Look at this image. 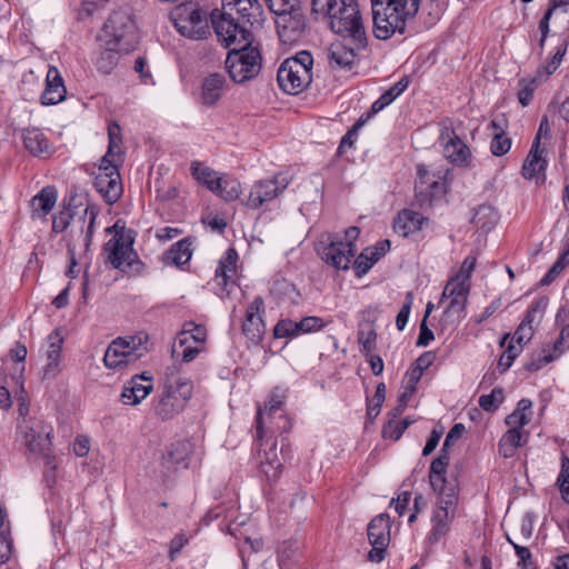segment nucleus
Wrapping results in <instances>:
<instances>
[{"label": "nucleus", "mask_w": 569, "mask_h": 569, "mask_svg": "<svg viewBox=\"0 0 569 569\" xmlns=\"http://www.w3.org/2000/svg\"><path fill=\"white\" fill-rule=\"evenodd\" d=\"M376 38L387 40L396 32L403 33L408 21L412 20L420 0H370Z\"/></svg>", "instance_id": "f257e3e1"}, {"label": "nucleus", "mask_w": 569, "mask_h": 569, "mask_svg": "<svg viewBox=\"0 0 569 569\" xmlns=\"http://www.w3.org/2000/svg\"><path fill=\"white\" fill-rule=\"evenodd\" d=\"M193 393V382L179 373L177 367L166 371L161 392L152 399L153 415L163 421L171 420L187 407Z\"/></svg>", "instance_id": "f03ea898"}, {"label": "nucleus", "mask_w": 569, "mask_h": 569, "mask_svg": "<svg viewBox=\"0 0 569 569\" xmlns=\"http://www.w3.org/2000/svg\"><path fill=\"white\" fill-rule=\"evenodd\" d=\"M313 58L308 51H300L286 59L279 67V87L289 94H298L309 87L312 80Z\"/></svg>", "instance_id": "7ed1b4c3"}, {"label": "nucleus", "mask_w": 569, "mask_h": 569, "mask_svg": "<svg viewBox=\"0 0 569 569\" xmlns=\"http://www.w3.org/2000/svg\"><path fill=\"white\" fill-rule=\"evenodd\" d=\"M330 28L343 39H355L360 47H367L368 38L357 0H341L328 17Z\"/></svg>", "instance_id": "20e7f679"}, {"label": "nucleus", "mask_w": 569, "mask_h": 569, "mask_svg": "<svg viewBox=\"0 0 569 569\" xmlns=\"http://www.w3.org/2000/svg\"><path fill=\"white\" fill-rule=\"evenodd\" d=\"M99 40L102 46L121 48L130 52L138 43V30L131 14L126 10L113 11L106 21Z\"/></svg>", "instance_id": "39448f33"}, {"label": "nucleus", "mask_w": 569, "mask_h": 569, "mask_svg": "<svg viewBox=\"0 0 569 569\" xmlns=\"http://www.w3.org/2000/svg\"><path fill=\"white\" fill-rule=\"evenodd\" d=\"M360 233L359 228L350 227L345 232V239L338 236L328 234L326 240L318 248L321 259L329 266L338 270H347L356 256L357 249L355 240Z\"/></svg>", "instance_id": "423d86ee"}, {"label": "nucleus", "mask_w": 569, "mask_h": 569, "mask_svg": "<svg viewBox=\"0 0 569 569\" xmlns=\"http://www.w3.org/2000/svg\"><path fill=\"white\" fill-rule=\"evenodd\" d=\"M106 232L112 233L113 237L106 242L103 250L107 253V260L113 268L121 271L132 269L134 263H139L138 254L133 249V237L130 230L116 223L106 229Z\"/></svg>", "instance_id": "0eeeda50"}, {"label": "nucleus", "mask_w": 569, "mask_h": 569, "mask_svg": "<svg viewBox=\"0 0 569 569\" xmlns=\"http://www.w3.org/2000/svg\"><path fill=\"white\" fill-rule=\"evenodd\" d=\"M260 51L249 46L231 49L226 59V68L236 83H243L256 78L261 70Z\"/></svg>", "instance_id": "6e6552de"}, {"label": "nucleus", "mask_w": 569, "mask_h": 569, "mask_svg": "<svg viewBox=\"0 0 569 569\" xmlns=\"http://www.w3.org/2000/svg\"><path fill=\"white\" fill-rule=\"evenodd\" d=\"M171 21L177 31L186 38L201 40L210 34L207 12L193 4L178 6L171 13Z\"/></svg>", "instance_id": "1a4fd4ad"}, {"label": "nucleus", "mask_w": 569, "mask_h": 569, "mask_svg": "<svg viewBox=\"0 0 569 569\" xmlns=\"http://www.w3.org/2000/svg\"><path fill=\"white\" fill-rule=\"evenodd\" d=\"M212 27L218 40L229 48L249 46L252 42V32L250 28L239 21L230 11L222 10L219 14L212 13Z\"/></svg>", "instance_id": "9d476101"}, {"label": "nucleus", "mask_w": 569, "mask_h": 569, "mask_svg": "<svg viewBox=\"0 0 569 569\" xmlns=\"http://www.w3.org/2000/svg\"><path fill=\"white\" fill-rule=\"evenodd\" d=\"M147 347L140 337L114 339L107 348L103 357L109 369H121L144 356Z\"/></svg>", "instance_id": "9b49d317"}, {"label": "nucleus", "mask_w": 569, "mask_h": 569, "mask_svg": "<svg viewBox=\"0 0 569 569\" xmlns=\"http://www.w3.org/2000/svg\"><path fill=\"white\" fill-rule=\"evenodd\" d=\"M457 502V487H450L443 497H438V507L433 510L430 519L431 529L427 537L429 543L435 545L448 535L456 516Z\"/></svg>", "instance_id": "f8f14e48"}, {"label": "nucleus", "mask_w": 569, "mask_h": 569, "mask_svg": "<svg viewBox=\"0 0 569 569\" xmlns=\"http://www.w3.org/2000/svg\"><path fill=\"white\" fill-rule=\"evenodd\" d=\"M98 214L99 207L87 200L82 214L73 221L67 236L68 251L72 257L78 249L87 251L90 248Z\"/></svg>", "instance_id": "ddd939ff"}, {"label": "nucleus", "mask_w": 569, "mask_h": 569, "mask_svg": "<svg viewBox=\"0 0 569 569\" xmlns=\"http://www.w3.org/2000/svg\"><path fill=\"white\" fill-rule=\"evenodd\" d=\"M289 183L290 179L282 173L276 174L270 179L256 181L242 202L249 209L257 210L264 203L278 198L287 189Z\"/></svg>", "instance_id": "4468645a"}, {"label": "nucleus", "mask_w": 569, "mask_h": 569, "mask_svg": "<svg viewBox=\"0 0 569 569\" xmlns=\"http://www.w3.org/2000/svg\"><path fill=\"white\" fill-rule=\"evenodd\" d=\"M18 432L30 451H43L51 443L52 427L39 417H23Z\"/></svg>", "instance_id": "2eb2a0df"}, {"label": "nucleus", "mask_w": 569, "mask_h": 569, "mask_svg": "<svg viewBox=\"0 0 569 569\" xmlns=\"http://www.w3.org/2000/svg\"><path fill=\"white\" fill-rule=\"evenodd\" d=\"M390 517L387 513H380L369 522L367 535L372 547L368 553L370 561L380 562L385 559L390 543Z\"/></svg>", "instance_id": "dca6fc26"}, {"label": "nucleus", "mask_w": 569, "mask_h": 569, "mask_svg": "<svg viewBox=\"0 0 569 569\" xmlns=\"http://www.w3.org/2000/svg\"><path fill=\"white\" fill-rule=\"evenodd\" d=\"M222 10L230 11L249 28L262 26L263 9L258 0H222Z\"/></svg>", "instance_id": "f3484780"}, {"label": "nucleus", "mask_w": 569, "mask_h": 569, "mask_svg": "<svg viewBox=\"0 0 569 569\" xmlns=\"http://www.w3.org/2000/svg\"><path fill=\"white\" fill-rule=\"evenodd\" d=\"M366 47L358 46L355 39H343L330 46L329 64L332 68L351 70L357 61L358 52Z\"/></svg>", "instance_id": "a211bd4d"}, {"label": "nucleus", "mask_w": 569, "mask_h": 569, "mask_svg": "<svg viewBox=\"0 0 569 569\" xmlns=\"http://www.w3.org/2000/svg\"><path fill=\"white\" fill-rule=\"evenodd\" d=\"M281 42L292 44L299 41L306 28V18L300 9L282 14L276 20Z\"/></svg>", "instance_id": "6ab92c4d"}, {"label": "nucleus", "mask_w": 569, "mask_h": 569, "mask_svg": "<svg viewBox=\"0 0 569 569\" xmlns=\"http://www.w3.org/2000/svg\"><path fill=\"white\" fill-rule=\"evenodd\" d=\"M263 311L264 301L261 297H256L250 302L246 311L242 332L253 343H259L264 333L266 326L262 319Z\"/></svg>", "instance_id": "aec40b11"}, {"label": "nucleus", "mask_w": 569, "mask_h": 569, "mask_svg": "<svg viewBox=\"0 0 569 569\" xmlns=\"http://www.w3.org/2000/svg\"><path fill=\"white\" fill-rule=\"evenodd\" d=\"M153 390L151 378L144 375L134 376L124 383L120 400L126 406H137L144 400Z\"/></svg>", "instance_id": "412c9836"}, {"label": "nucleus", "mask_w": 569, "mask_h": 569, "mask_svg": "<svg viewBox=\"0 0 569 569\" xmlns=\"http://www.w3.org/2000/svg\"><path fill=\"white\" fill-rule=\"evenodd\" d=\"M21 139L26 150L38 158H48L53 153V146L39 128H26L21 131Z\"/></svg>", "instance_id": "4be33fe9"}, {"label": "nucleus", "mask_w": 569, "mask_h": 569, "mask_svg": "<svg viewBox=\"0 0 569 569\" xmlns=\"http://www.w3.org/2000/svg\"><path fill=\"white\" fill-rule=\"evenodd\" d=\"M93 184L110 204L117 202L122 194L121 177L118 169L111 168L110 173H97Z\"/></svg>", "instance_id": "5701e85b"}, {"label": "nucleus", "mask_w": 569, "mask_h": 569, "mask_svg": "<svg viewBox=\"0 0 569 569\" xmlns=\"http://www.w3.org/2000/svg\"><path fill=\"white\" fill-rule=\"evenodd\" d=\"M566 349H569V323L561 329L560 335L553 345L551 347L543 348L538 357L528 365V369L530 371L541 369L543 366L558 359Z\"/></svg>", "instance_id": "b1692460"}, {"label": "nucleus", "mask_w": 569, "mask_h": 569, "mask_svg": "<svg viewBox=\"0 0 569 569\" xmlns=\"http://www.w3.org/2000/svg\"><path fill=\"white\" fill-rule=\"evenodd\" d=\"M470 286L469 283H462L457 280L450 279L442 292L443 298L450 299L448 307L446 308V315L457 313L460 317L466 309L468 302Z\"/></svg>", "instance_id": "393cba45"}, {"label": "nucleus", "mask_w": 569, "mask_h": 569, "mask_svg": "<svg viewBox=\"0 0 569 569\" xmlns=\"http://www.w3.org/2000/svg\"><path fill=\"white\" fill-rule=\"evenodd\" d=\"M238 253L233 248H229L224 256L219 260L216 269V280L218 286L229 295L234 286V276L237 272Z\"/></svg>", "instance_id": "a878e982"}, {"label": "nucleus", "mask_w": 569, "mask_h": 569, "mask_svg": "<svg viewBox=\"0 0 569 569\" xmlns=\"http://www.w3.org/2000/svg\"><path fill=\"white\" fill-rule=\"evenodd\" d=\"M67 90L62 77L56 67H50L47 72L46 88L41 94V103L52 106L61 102L66 97Z\"/></svg>", "instance_id": "bb28decb"}, {"label": "nucleus", "mask_w": 569, "mask_h": 569, "mask_svg": "<svg viewBox=\"0 0 569 569\" xmlns=\"http://www.w3.org/2000/svg\"><path fill=\"white\" fill-rule=\"evenodd\" d=\"M449 460L448 451L441 448L440 455L430 465V485L439 497H443L450 487H456L452 483L447 485L445 477Z\"/></svg>", "instance_id": "cd10ccee"}, {"label": "nucleus", "mask_w": 569, "mask_h": 569, "mask_svg": "<svg viewBox=\"0 0 569 569\" xmlns=\"http://www.w3.org/2000/svg\"><path fill=\"white\" fill-rule=\"evenodd\" d=\"M427 221L421 213L411 209L401 210L393 220V230L399 236L407 238L420 231Z\"/></svg>", "instance_id": "c85d7f7f"}, {"label": "nucleus", "mask_w": 569, "mask_h": 569, "mask_svg": "<svg viewBox=\"0 0 569 569\" xmlns=\"http://www.w3.org/2000/svg\"><path fill=\"white\" fill-rule=\"evenodd\" d=\"M547 150L539 146V137H535L531 149L522 166V176L526 179H533L545 172L547 167Z\"/></svg>", "instance_id": "c756f323"}, {"label": "nucleus", "mask_w": 569, "mask_h": 569, "mask_svg": "<svg viewBox=\"0 0 569 569\" xmlns=\"http://www.w3.org/2000/svg\"><path fill=\"white\" fill-rule=\"evenodd\" d=\"M227 86L226 77L222 73H210L201 86V101L206 106H214L223 96Z\"/></svg>", "instance_id": "7c9ffc66"}, {"label": "nucleus", "mask_w": 569, "mask_h": 569, "mask_svg": "<svg viewBox=\"0 0 569 569\" xmlns=\"http://www.w3.org/2000/svg\"><path fill=\"white\" fill-rule=\"evenodd\" d=\"M58 193L54 187L47 186L30 201L32 219H44L54 208Z\"/></svg>", "instance_id": "2f4dec72"}, {"label": "nucleus", "mask_w": 569, "mask_h": 569, "mask_svg": "<svg viewBox=\"0 0 569 569\" xmlns=\"http://www.w3.org/2000/svg\"><path fill=\"white\" fill-rule=\"evenodd\" d=\"M447 137L448 140L443 143L445 157L455 164H467L471 156L468 146L453 131Z\"/></svg>", "instance_id": "473e14b6"}, {"label": "nucleus", "mask_w": 569, "mask_h": 569, "mask_svg": "<svg viewBox=\"0 0 569 569\" xmlns=\"http://www.w3.org/2000/svg\"><path fill=\"white\" fill-rule=\"evenodd\" d=\"M192 451V443L189 440H180L170 446L163 456V466L168 469L188 467V459Z\"/></svg>", "instance_id": "72a5a7b5"}, {"label": "nucleus", "mask_w": 569, "mask_h": 569, "mask_svg": "<svg viewBox=\"0 0 569 569\" xmlns=\"http://www.w3.org/2000/svg\"><path fill=\"white\" fill-rule=\"evenodd\" d=\"M63 339L58 331L48 337V349L46 351L47 363L43 368L44 377H54L59 371Z\"/></svg>", "instance_id": "f704fd0d"}, {"label": "nucleus", "mask_w": 569, "mask_h": 569, "mask_svg": "<svg viewBox=\"0 0 569 569\" xmlns=\"http://www.w3.org/2000/svg\"><path fill=\"white\" fill-rule=\"evenodd\" d=\"M207 338L206 327L193 321H186L181 331L177 335L176 343L186 345L187 342H192L193 345L204 347Z\"/></svg>", "instance_id": "c9c22d12"}, {"label": "nucleus", "mask_w": 569, "mask_h": 569, "mask_svg": "<svg viewBox=\"0 0 569 569\" xmlns=\"http://www.w3.org/2000/svg\"><path fill=\"white\" fill-rule=\"evenodd\" d=\"M260 467L262 473L269 481H273L280 476L282 471V463L277 455L276 442L271 443V447L268 451H263V455L260 457Z\"/></svg>", "instance_id": "e433bc0d"}, {"label": "nucleus", "mask_w": 569, "mask_h": 569, "mask_svg": "<svg viewBox=\"0 0 569 569\" xmlns=\"http://www.w3.org/2000/svg\"><path fill=\"white\" fill-rule=\"evenodd\" d=\"M498 220L499 214L493 207L481 204L476 209L471 222L478 229L490 231L497 224Z\"/></svg>", "instance_id": "4c0bfd02"}, {"label": "nucleus", "mask_w": 569, "mask_h": 569, "mask_svg": "<svg viewBox=\"0 0 569 569\" xmlns=\"http://www.w3.org/2000/svg\"><path fill=\"white\" fill-rule=\"evenodd\" d=\"M191 173L197 181L206 186L210 191L218 192L219 178L217 172L199 161H193L190 167Z\"/></svg>", "instance_id": "58836bf2"}, {"label": "nucleus", "mask_w": 569, "mask_h": 569, "mask_svg": "<svg viewBox=\"0 0 569 569\" xmlns=\"http://www.w3.org/2000/svg\"><path fill=\"white\" fill-rule=\"evenodd\" d=\"M104 49L99 53L96 60V67L104 74H109L118 66L120 54L126 53L121 48H111L103 46Z\"/></svg>", "instance_id": "ea45409f"}, {"label": "nucleus", "mask_w": 569, "mask_h": 569, "mask_svg": "<svg viewBox=\"0 0 569 569\" xmlns=\"http://www.w3.org/2000/svg\"><path fill=\"white\" fill-rule=\"evenodd\" d=\"M532 402L529 399H521L517 408L506 418V425L520 429L530 422Z\"/></svg>", "instance_id": "a19ab883"}, {"label": "nucleus", "mask_w": 569, "mask_h": 569, "mask_svg": "<svg viewBox=\"0 0 569 569\" xmlns=\"http://www.w3.org/2000/svg\"><path fill=\"white\" fill-rule=\"evenodd\" d=\"M409 86L407 77L401 78L390 89H388L381 97L376 100L371 106V112L378 113L387 106H389L396 98H398Z\"/></svg>", "instance_id": "79ce46f5"}, {"label": "nucleus", "mask_w": 569, "mask_h": 569, "mask_svg": "<svg viewBox=\"0 0 569 569\" xmlns=\"http://www.w3.org/2000/svg\"><path fill=\"white\" fill-rule=\"evenodd\" d=\"M191 254V242L188 239H182L166 252V260L174 266H182L190 260Z\"/></svg>", "instance_id": "37998d69"}, {"label": "nucleus", "mask_w": 569, "mask_h": 569, "mask_svg": "<svg viewBox=\"0 0 569 569\" xmlns=\"http://www.w3.org/2000/svg\"><path fill=\"white\" fill-rule=\"evenodd\" d=\"M282 405V400L272 395L269 400L266 402L264 409L259 408L256 418V429L257 436L259 439H262L263 436V425L266 420H269L273 413H276Z\"/></svg>", "instance_id": "c03bdc74"}, {"label": "nucleus", "mask_w": 569, "mask_h": 569, "mask_svg": "<svg viewBox=\"0 0 569 569\" xmlns=\"http://www.w3.org/2000/svg\"><path fill=\"white\" fill-rule=\"evenodd\" d=\"M241 192V184L236 178L228 174L219 178V189L216 193L224 201H234L239 199Z\"/></svg>", "instance_id": "a18cd8bd"}, {"label": "nucleus", "mask_w": 569, "mask_h": 569, "mask_svg": "<svg viewBox=\"0 0 569 569\" xmlns=\"http://www.w3.org/2000/svg\"><path fill=\"white\" fill-rule=\"evenodd\" d=\"M429 190H427L426 194L419 196L417 199L421 206L430 204L435 199L440 198L446 193V181L445 174L441 171H438V177L436 180H432V183H428Z\"/></svg>", "instance_id": "49530a36"}, {"label": "nucleus", "mask_w": 569, "mask_h": 569, "mask_svg": "<svg viewBox=\"0 0 569 569\" xmlns=\"http://www.w3.org/2000/svg\"><path fill=\"white\" fill-rule=\"evenodd\" d=\"M567 51V43L560 44L552 58L543 64L541 68L537 71V77L541 79L542 81L547 80L549 76L556 72V70L561 64V61L566 54Z\"/></svg>", "instance_id": "de8ad7c7"}, {"label": "nucleus", "mask_w": 569, "mask_h": 569, "mask_svg": "<svg viewBox=\"0 0 569 569\" xmlns=\"http://www.w3.org/2000/svg\"><path fill=\"white\" fill-rule=\"evenodd\" d=\"M438 177V172H431L425 164L417 166V178H416V198L419 196L426 194L427 190H429L428 183H432V180H436Z\"/></svg>", "instance_id": "09e8293b"}, {"label": "nucleus", "mask_w": 569, "mask_h": 569, "mask_svg": "<svg viewBox=\"0 0 569 569\" xmlns=\"http://www.w3.org/2000/svg\"><path fill=\"white\" fill-rule=\"evenodd\" d=\"M540 82H542V80L537 76L531 79L523 78L519 80L520 89L518 91V99L521 106L526 107L531 102L535 90Z\"/></svg>", "instance_id": "8fccbe9b"}, {"label": "nucleus", "mask_w": 569, "mask_h": 569, "mask_svg": "<svg viewBox=\"0 0 569 569\" xmlns=\"http://www.w3.org/2000/svg\"><path fill=\"white\" fill-rule=\"evenodd\" d=\"M512 140L505 131L493 132L490 151L493 156L501 157L509 152Z\"/></svg>", "instance_id": "3c124183"}, {"label": "nucleus", "mask_w": 569, "mask_h": 569, "mask_svg": "<svg viewBox=\"0 0 569 569\" xmlns=\"http://www.w3.org/2000/svg\"><path fill=\"white\" fill-rule=\"evenodd\" d=\"M386 399V386L383 382L378 383L376 393L371 400L367 403V416L370 420H373L380 413V409Z\"/></svg>", "instance_id": "603ef678"}, {"label": "nucleus", "mask_w": 569, "mask_h": 569, "mask_svg": "<svg viewBox=\"0 0 569 569\" xmlns=\"http://www.w3.org/2000/svg\"><path fill=\"white\" fill-rule=\"evenodd\" d=\"M108 137H109V146H108V151H107L108 157L122 159L120 127L117 123L109 126Z\"/></svg>", "instance_id": "864d4df0"}, {"label": "nucleus", "mask_w": 569, "mask_h": 569, "mask_svg": "<svg viewBox=\"0 0 569 569\" xmlns=\"http://www.w3.org/2000/svg\"><path fill=\"white\" fill-rule=\"evenodd\" d=\"M274 338H295L300 336L298 322L290 319H282L273 328Z\"/></svg>", "instance_id": "5fc2aeb1"}, {"label": "nucleus", "mask_w": 569, "mask_h": 569, "mask_svg": "<svg viewBox=\"0 0 569 569\" xmlns=\"http://www.w3.org/2000/svg\"><path fill=\"white\" fill-rule=\"evenodd\" d=\"M505 395L503 390L500 388H495L489 395H482L479 398V406L485 411H495L498 406L503 401Z\"/></svg>", "instance_id": "6e6d98bb"}, {"label": "nucleus", "mask_w": 569, "mask_h": 569, "mask_svg": "<svg viewBox=\"0 0 569 569\" xmlns=\"http://www.w3.org/2000/svg\"><path fill=\"white\" fill-rule=\"evenodd\" d=\"M377 333L371 326L362 328L358 331V342L361 346V352L369 355L376 346Z\"/></svg>", "instance_id": "4d7b16f0"}, {"label": "nucleus", "mask_w": 569, "mask_h": 569, "mask_svg": "<svg viewBox=\"0 0 569 569\" xmlns=\"http://www.w3.org/2000/svg\"><path fill=\"white\" fill-rule=\"evenodd\" d=\"M269 10L278 17L290 13L299 8V0H264Z\"/></svg>", "instance_id": "13d9d810"}, {"label": "nucleus", "mask_w": 569, "mask_h": 569, "mask_svg": "<svg viewBox=\"0 0 569 569\" xmlns=\"http://www.w3.org/2000/svg\"><path fill=\"white\" fill-rule=\"evenodd\" d=\"M569 263V249H567L559 259L552 264L549 271L541 279L543 286L550 284L566 268Z\"/></svg>", "instance_id": "bf43d9fd"}, {"label": "nucleus", "mask_w": 569, "mask_h": 569, "mask_svg": "<svg viewBox=\"0 0 569 569\" xmlns=\"http://www.w3.org/2000/svg\"><path fill=\"white\" fill-rule=\"evenodd\" d=\"M327 325H328V322L325 321L320 317H316V316L305 317L300 321H298L299 335L309 333L312 331H319L322 328H325Z\"/></svg>", "instance_id": "052dcab7"}, {"label": "nucleus", "mask_w": 569, "mask_h": 569, "mask_svg": "<svg viewBox=\"0 0 569 569\" xmlns=\"http://www.w3.org/2000/svg\"><path fill=\"white\" fill-rule=\"evenodd\" d=\"M412 303H413L412 292H408L406 295V300L396 318V326L399 331H402L408 323Z\"/></svg>", "instance_id": "680f3d73"}, {"label": "nucleus", "mask_w": 569, "mask_h": 569, "mask_svg": "<svg viewBox=\"0 0 569 569\" xmlns=\"http://www.w3.org/2000/svg\"><path fill=\"white\" fill-rule=\"evenodd\" d=\"M73 216L69 209H64L56 213L52 218V231L56 233L63 232L71 224Z\"/></svg>", "instance_id": "e2e57ef3"}, {"label": "nucleus", "mask_w": 569, "mask_h": 569, "mask_svg": "<svg viewBox=\"0 0 569 569\" xmlns=\"http://www.w3.org/2000/svg\"><path fill=\"white\" fill-rule=\"evenodd\" d=\"M508 541L512 545L515 552L518 557V567L520 569H533L531 567V552L527 547L515 543L509 537Z\"/></svg>", "instance_id": "0e129e2a"}, {"label": "nucleus", "mask_w": 569, "mask_h": 569, "mask_svg": "<svg viewBox=\"0 0 569 569\" xmlns=\"http://www.w3.org/2000/svg\"><path fill=\"white\" fill-rule=\"evenodd\" d=\"M177 346L182 349L181 360L187 363L193 361L199 353L204 351V347L193 345L192 342H187L186 345H178L174 342L173 352L176 351Z\"/></svg>", "instance_id": "69168bd1"}, {"label": "nucleus", "mask_w": 569, "mask_h": 569, "mask_svg": "<svg viewBox=\"0 0 569 569\" xmlns=\"http://www.w3.org/2000/svg\"><path fill=\"white\" fill-rule=\"evenodd\" d=\"M405 431L406 429L402 428L399 420L389 419V421L383 426L382 436L386 439L397 441L400 439Z\"/></svg>", "instance_id": "338daca9"}, {"label": "nucleus", "mask_w": 569, "mask_h": 569, "mask_svg": "<svg viewBox=\"0 0 569 569\" xmlns=\"http://www.w3.org/2000/svg\"><path fill=\"white\" fill-rule=\"evenodd\" d=\"M476 267V258L467 257L460 268V271L453 276L451 279L457 280L462 283H469V279Z\"/></svg>", "instance_id": "774afa93"}]
</instances>
